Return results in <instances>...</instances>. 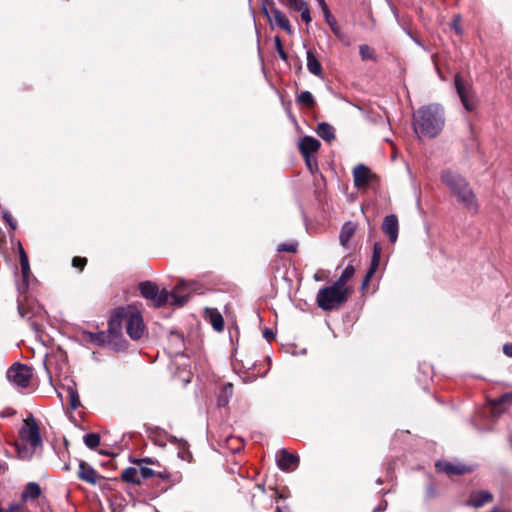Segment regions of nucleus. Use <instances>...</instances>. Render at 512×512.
Listing matches in <instances>:
<instances>
[{
  "instance_id": "49",
  "label": "nucleus",
  "mask_w": 512,
  "mask_h": 512,
  "mask_svg": "<svg viewBox=\"0 0 512 512\" xmlns=\"http://www.w3.org/2000/svg\"><path fill=\"white\" fill-rule=\"evenodd\" d=\"M19 508V505L17 504H13L9 507L8 511H5V512H14L16 511L17 509Z\"/></svg>"
},
{
  "instance_id": "38",
  "label": "nucleus",
  "mask_w": 512,
  "mask_h": 512,
  "mask_svg": "<svg viewBox=\"0 0 512 512\" xmlns=\"http://www.w3.org/2000/svg\"><path fill=\"white\" fill-rule=\"evenodd\" d=\"M4 221L10 226L11 229L15 230L17 227L16 221L13 219L12 215L5 211L2 215Z\"/></svg>"
},
{
  "instance_id": "15",
  "label": "nucleus",
  "mask_w": 512,
  "mask_h": 512,
  "mask_svg": "<svg viewBox=\"0 0 512 512\" xmlns=\"http://www.w3.org/2000/svg\"><path fill=\"white\" fill-rule=\"evenodd\" d=\"M320 145V142L316 138L305 136L299 141V150L303 156H309L317 152Z\"/></svg>"
},
{
  "instance_id": "45",
  "label": "nucleus",
  "mask_w": 512,
  "mask_h": 512,
  "mask_svg": "<svg viewBox=\"0 0 512 512\" xmlns=\"http://www.w3.org/2000/svg\"><path fill=\"white\" fill-rule=\"evenodd\" d=\"M503 353L507 356L512 358V343H506L503 346Z\"/></svg>"
},
{
  "instance_id": "19",
  "label": "nucleus",
  "mask_w": 512,
  "mask_h": 512,
  "mask_svg": "<svg viewBox=\"0 0 512 512\" xmlns=\"http://www.w3.org/2000/svg\"><path fill=\"white\" fill-rule=\"evenodd\" d=\"M491 500H492L491 493H489L487 491H478V492L473 493L470 496V498L468 500V505H470L472 507H481L484 504L490 502Z\"/></svg>"
},
{
  "instance_id": "5",
  "label": "nucleus",
  "mask_w": 512,
  "mask_h": 512,
  "mask_svg": "<svg viewBox=\"0 0 512 512\" xmlns=\"http://www.w3.org/2000/svg\"><path fill=\"white\" fill-rule=\"evenodd\" d=\"M441 181L468 210L477 212L478 203L476 196L469 183L461 175L451 170H445L441 174Z\"/></svg>"
},
{
  "instance_id": "18",
  "label": "nucleus",
  "mask_w": 512,
  "mask_h": 512,
  "mask_svg": "<svg viewBox=\"0 0 512 512\" xmlns=\"http://www.w3.org/2000/svg\"><path fill=\"white\" fill-rule=\"evenodd\" d=\"M106 334L103 331L89 332L83 331L81 333V340L86 343H91L97 346H102L106 343Z\"/></svg>"
},
{
  "instance_id": "44",
  "label": "nucleus",
  "mask_w": 512,
  "mask_h": 512,
  "mask_svg": "<svg viewBox=\"0 0 512 512\" xmlns=\"http://www.w3.org/2000/svg\"><path fill=\"white\" fill-rule=\"evenodd\" d=\"M452 27L455 29L457 34H462L460 27V16H456L452 22Z\"/></svg>"
},
{
  "instance_id": "17",
  "label": "nucleus",
  "mask_w": 512,
  "mask_h": 512,
  "mask_svg": "<svg viewBox=\"0 0 512 512\" xmlns=\"http://www.w3.org/2000/svg\"><path fill=\"white\" fill-rule=\"evenodd\" d=\"M78 477L87 483L96 484L98 475L92 466L88 465L84 461H81L79 464Z\"/></svg>"
},
{
  "instance_id": "24",
  "label": "nucleus",
  "mask_w": 512,
  "mask_h": 512,
  "mask_svg": "<svg viewBox=\"0 0 512 512\" xmlns=\"http://www.w3.org/2000/svg\"><path fill=\"white\" fill-rule=\"evenodd\" d=\"M41 494V488L40 486L35 482H30L27 484L22 497L23 499H36Z\"/></svg>"
},
{
  "instance_id": "37",
  "label": "nucleus",
  "mask_w": 512,
  "mask_h": 512,
  "mask_svg": "<svg viewBox=\"0 0 512 512\" xmlns=\"http://www.w3.org/2000/svg\"><path fill=\"white\" fill-rule=\"evenodd\" d=\"M138 471L139 474L141 475V478L143 479L153 477L156 474L151 468L145 466H140Z\"/></svg>"
},
{
  "instance_id": "50",
  "label": "nucleus",
  "mask_w": 512,
  "mask_h": 512,
  "mask_svg": "<svg viewBox=\"0 0 512 512\" xmlns=\"http://www.w3.org/2000/svg\"><path fill=\"white\" fill-rule=\"evenodd\" d=\"M14 414V411H11V412H2L0 415L1 417H7L9 415H13Z\"/></svg>"
},
{
  "instance_id": "34",
  "label": "nucleus",
  "mask_w": 512,
  "mask_h": 512,
  "mask_svg": "<svg viewBox=\"0 0 512 512\" xmlns=\"http://www.w3.org/2000/svg\"><path fill=\"white\" fill-rule=\"evenodd\" d=\"M286 3L290 9H293L298 12L307 5V3L304 0H286Z\"/></svg>"
},
{
  "instance_id": "35",
  "label": "nucleus",
  "mask_w": 512,
  "mask_h": 512,
  "mask_svg": "<svg viewBox=\"0 0 512 512\" xmlns=\"http://www.w3.org/2000/svg\"><path fill=\"white\" fill-rule=\"evenodd\" d=\"M274 42H275V48H276V51L278 52L279 57L282 60L286 61L288 57H287V54L282 46L280 37L276 36L274 39Z\"/></svg>"
},
{
  "instance_id": "42",
  "label": "nucleus",
  "mask_w": 512,
  "mask_h": 512,
  "mask_svg": "<svg viewBox=\"0 0 512 512\" xmlns=\"http://www.w3.org/2000/svg\"><path fill=\"white\" fill-rule=\"evenodd\" d=\"M319 6L321 7L326 19L328 18H331V14H330V11H329V8L325 2V0H317Z\"/></svg>"
},
{
  "instance_id": "25",
  "label": "nucleus",
  "mask_w": 512,
  "mask_h": 512,
  "mask_svg": "<svg viewBox=\"0 0 512 512\" xmlns=\"http://www.w3.org/2000/svg\"><path fill=\"white\" fill-rule=\"evenodd\" d=\"M122 479L128 483H140L139 471L134 467H128L122 472Z\"/></svg>"
},
{
  "instance_id": "6",
  "label": "nucleus",
  "mask_w": 512,
  "mask_h": 512,
  "mask_svg": "<svg viewBox=\"0 0 512 512\" xmlns=\"http://www.w3.org/2000/svg\"><path fill=\"white\" fill-rule=\"evenodd\" d=\"M348 298V288H341L336 284L322 287L317 294L318 306L325 310H333L345 303Z\"/></svg>"
},
{
  "instance_id": "47",
  "label": "nucleus",
  "mask_w": 512,
  "mask_h": 512,
  "mask_svg": "<svg viewBox=\"0 0 512 512\" xmlns=\"http://www.w3.org/2000/svg\"><path fill=\"white\" fill-rule=\"evenodd\" d=\"M387 503L384 502L383 504H380L374 509V512H382L386 509Z\"/></svg>"
},
{
  "instance_id": "41",
  "label": "nucleus",
  "mask_w": 512,
  "mask_h": 512,
  "mask_svg": "<svg viewBox=\"0 0 512 512\" xmlns=\"http://www.w3.org/2000/svg\"><path fill=\"white\" fill-rule=\"evenodd\" d=\"M17 248H18V253H19V257H20V262H24V264H26V261H28V256H27L20 241H18V243H17Z\"/></svg>"
},
{
  "instance_id": "11",
  "label": "nucleus",
  "mask_w": 512,
  "mask_h": 512,
  "mask_svg": "<svg viewBox=\"0 0 512 512\" xmlns=\"http://www.w3.org/2000/svg\"><path fill=\"white\" fill-rule=\"evenodd\" d=\"M277 465L282 471H293L299 465V457L286 449H280L276 454Z\"/></svg>"
},
{
  "instance_id": "26",
  "label": "nucleus",
  "mask_w": 512,
  "mask_h": 512,
  "mask_svg": "<svg viewBox=\"0 0 512 512\" xmlns=\"http://www.w3.org/2000/svg\"><path fill=\"white\" fill-rule=\"evenodd\" d=\"M355 269L352 265H348L342 272L339 279L334 283L341 288H347L346 283L353 277Z\"/></svg>"
},
{
  "instance_id": "29",
  "label": "nucleus",
  "mask_w": 512,
  "mask_h": 512,
  "mask_svg": "<svg viewBox=\"0 0 512 512\" xmlns=\"http://www.w3.org/2000/svg\"><path fill=\"white\" fill-rule=\"evenodd\" d=\"M84 443L90 449H95L100 444V436L96 433H89L84 436Z\"/></svg>"
},
{
  "instance_id": "27",
  "label": "nucleus",
  "mask_w": 512,
  "mask_h": 512,
  "mask_svg": "<svg viewBox=\"0 0 512 512\" xmlns=\"http://www.w3.org/2000/svg\"><path fill=\"white\" fill-rule=\"evenodd\" d=\"M297 102L308 108H313L315 105L314 97L309 91H302L297 97Z\"/></svg>"
},
{
  "instance_id": "46",
  "label": "nucleus",
  "mask_w": 512,
  "mask_h": 512,
  "mask_svg": "<svg viewBox=\"0 0 512 512\" xmlns=\"http://www.w3.org/2000/svg\"><path fill=\"white\" fill-rule=\"evenodd\" d=\"M331 18L326 19L327 22L330 24L331 29L335 35H339V28L335 25L333 21L330 20Z\"/></svg>"
},
{
  "instance_id": "8",
  "label": "nucleus",
  "mask_w": 512,
  "mask_h": 512,
  "mask_svg": "<svg viewBox=\"0 0 512 512\" xmlns=\"http://www.w3.org/2000/svg\"><path fill=\"white\" fill-rule=\"evenodd\" d=\"M32 369L22 363H14L6 373L7 380L9 383L18 388H27L32 378Z\"/></svg>"
},
{
  "instance_id": "9",
  "label": "nucleus",
  "mask_w": 512,
  "mask_h": 512,
  "mask_svg": "<svg viewBox=\"0 0 512 512\" xmlns=\"http://www.w3.org/2000/svg\"><path fill=\"white\" fill-rule=\"evenodd\" d=\"M454 84L465 109L473 111L476 108L477 99L472 85L465 82L459 74L455 76Z\"/></svg>"
},
{
  "instance_id": "21",
  "label": "nucleus",
  "mask_w": 512,
  "mask_h": 512,
  "mask_svg": "<svg viewBox=\"0 0 512 512\" xmlns=\"http://www.w3.org/2000/svg\"><path fill=\"white\" fill-rule=\"evenodd\" d=\"M306 59H307V69L308 71L315 75V76H321L322 75V66L312 50H307L306 52Z\"/></svg>"
},
{
  "instance_id": "28",
  "label": "nucleus",
  "mask_w": 512,
  "mask_h": 512,
  "mask_svg": "<svg viewBox=\"0 0 512 512\" xmlns=\"http://www.w3.org/2000/svg\"><path fill=\"white\" fill-rule=\"evenodd\" d=\"M210 323H211L212 327H213L216 331H218V332L222 331V330H223V328H224V320H223V317H222V315H221L219 312H217V311H212V312L210 313Z\"/></svg>"
},
{
  "instance_id": "30",
  "label": "nucleus",
  "mask_w": 512,
  "mask_h": 512,
  "mask_svg": "<svg viewBox=\"0 0 512 512\" xmlns=\"http://www.w3.org/2000/svg\"><path fill=\"white\" fill-rule=\"evenodd\" d=\"M20 265H21L22 277H23V285H22V287L19 288V291L21 292L22 289L25 290L28 287V281H29V276L31 274V271H30L29 260L26 261V264H24V262H20Z\"/></svg>"
},
{
  "instance_id": "4",
  "label": "nucleus",
  "mask_w": 512,
  "mask_h": 512,
  "mask_svg": "<svg viewBox=\"0 0 512 512\" xmlns=\"http://www.w3.org/2000/svg\"><path fill=\"white\" fill-rule=\"evenodd\" d=\"M17 456L21 460H30L36 449L42 446L38 424L33 416L24 419L19 430V441L14 443Z\"/></svg>"
},
{
  "instance_id": "1",
  "label": "nucleus",
  "mask_w": 512,
  "mask_h": 512,
  "mask_svg": "<svg viewBox=\"0 0 512 512\" xmlns=\"http://www.w3.org/2000/svg\"><path fill=\"white\" fill-rule=\"evenodd\" d=\"M412 126L419 139L437 137L445 126L443 107L436 103L421 106L412 115Z\"/></svg>"
},
{
  "instance_id": "3",
  "label": "nucleus",
  "mask_w": 512,
  "mask_h": 512,
  "mask_svg": "<svg viewBox=\"0 0 512 512\" xmlns=\"http://www.w3.org/2000/svg\"><path fill=\"white\" fill-rule=\"evenodd\" d=\"M125 327L126 333L133 340L140 339L145 333V325L140 311L133 307L117 308L109 321L108 331L113 335L121 333Z\"/></svg>"
},
{
  "instance_id": "31",
  "label": "nucleus",
  "mask_w": 512,
  "mask_h": 512,
  "mask_svg": "<svg viewBox=\"0 0 512 512\" xmlns=\"http://www.w3.org/2000/svg\"><path fill=\"white\" fill-rule=\"evenodd\" d=\"M68 396L71 409L76 410L80 406V398L78 392L75 388L68 387Z\"/></svg>"
},
{
  "instance_id": "33",
  "label": "nucleus",
  "mask_w": 512,
  "mask_h": 512,
  "mask_svg": "<svg viewBox=\"0 0 512 512\" xmlns=\"http://www.w3.org/2000/svg\"><path fill=\"white\" fill-rule=\"evenodd\" d=\"M298 244L296 242L282 243L279 244L277 250L279 252L295 253L297 251Z\"/></svg>"
},
{
  "instance_id": "39",
  "label": "nucleus",
  "mask_w": 512,
  "mask_h": 512,
  "mask_svg": "<svg viewBox=\"0 0 512 512\" xmlns=\"http://www.w3.org/2000/svg\"><path fill=\"white\" fill-rule=\"evenodd\" d=\"M86 263H87L86 258H82V257H74L72 260L73 267L78 268L79 270H83Z\"/></svg>"
},
{
  "instance_id": "48",
  "label": "nucleus",
  "mask_w": 512,
  "mask_h": 512,
  "mask_svg": "<svg viewBox=\"0 0 512 512\" xmlns=\"http://www.w3.org/2000/svg\"><path fill=\"white\" fill-rule=\"evenodd\" d=\"M137 463H148V464H154V461L151 458H144L137 461Z\"/></svg>"
},
{
  "instance_id": "7",
  "label": "nucleus",
  "mask_w": 512,
  "mask_h": 512,
  "mask_svg": "<svg viewBox=\"0 0 512 512\" xmlns=\"http://www.w3.org/2000/svg\"><path fill=\"white\" fill-rule=\"evenodd\" d=\"M18 313L21 317L27 318L33 329L38 330L40 323L46 318V311L34 299L24 298L18 299Z\"/></svg>"
},
{
  "instance_id": "10",
  "label": "nucleus",
  "mask_w": 512,
  "mask_h": 512,
  "mask_svg": "<svg viewBox=\"0 0 512 512\" xmlns=\"http://www.w3.org/2000/svg\"><path fill=\"white\" fill-rule=\"evenodd\" d=\"M374 178L375 175L363 164L353 169L354 186L359 190L365 189Z\"/></svg>"
},
{
  "instance_id": "22",
  "label": "nucleus",
  "mask_w": 512,
  "mask_h": 512,
  "mask_svg": "<svg viewBox=\"0 0 512 512\" xmlns=\"http://www.w3.org/2000/svg\"><path fill=\"white\" fill-rule=\"evenodd\" d=\"M316 132L319 137L327 142H331L335 138L334 127L326 122L319 123Z\"/></svg>"
},
{
  "instance_id": "23",
  "label": "nucleus",
  "mask_w": 512,
  "mask_h": 512,
  "mask_svg": "<svg viewBox=\"0 0 512 512\" xmlns=\"http://www.w3.org/2000/svg\"><path fill=\"white\" fill-rule=\"evenodd\" d=\"M233 394V385L231 383H225L218 394L217 403L218 406H226Z\"/></svg>"
},
{
  "instance_id": "51",
  "label": "nucleus",
  "mask_w": 512,
  "mask_h": 512,
  "mask_svg": "<svg viewBox=\"0 0 512 512\" xmlns=\"http://www.w3.org/2000/svg\"><path fill=\"white\" fill-rule=\"evenodd\" d=\"M272 335H273V334H272V332H271L270 330H266V331L264 332V336H265L267 339H268L270 336H272Z\"/></svg>"
},
{
  "instance_id": "12",
  "label": "nucleus",
  "mask_w": 512,
  "mask_h": 512,
  "mask_svg": "<svg viewBox=\"0 0 512 512\" xmlns=\"http://www.w3.org/2000/svg\"><path fill=\"white\" fill-rule=\"evenodd\" d=\"M436 468L439 472L445 473L449 476L462 475L471 471V469L464 464L448 461H438L436 463Z\"/></svg>"
},
{
  "instance_id": "14",
  "label": "nucleus",
  "mask_w": 512,
  "mask_h": 512,
  "mask_svg": "<svg viewBox=\"0 0 512 512\" xmlns=\"http://www.w3.org/2000/svg\"><path fill=\"white\" fill-rule=\"evenodd\" d=\"M271 24L276 25L280 29L284 30L288 34H292V27L289 19L286 15L278 8H271L270 15H268Z\"/></svg>"
},
{
  "instance_id": "32",
  "label": "nucleus",
  "mask_w": 512,
  "mask_h": 512,
  "mask_svg": "<svg viewBox=\"0 0 512 512\" xmlns=\"http://www.w3.org/2000/svg\"><path fill=\"white\" fill-rule=\"evenodd\" d=\"M359 53L363 60H373L375 59L374 51L368 45H360Z\"/></svg>"
},
{
  "instance_id": "43",
  "label": "nucleus",
  "mask_w": 512,
  "mask_h": 512,
  "mask_svg": "<svg viewBox=\"0 0 512 512\" xmlns=\"http://www.w3.org/2000/svg\"><path fill=\"white\" fill-rule=\"evenodd\" d=\"M512 403V393H506L502 395L496 402V404Z\"/></svg>"
},
{
  "instance_id": "36",
  "label": "nucleus",
  "mask_w": 512,
  "mask_h": 512,
  "mask_svg": "<svg viewBox=\"0 0 512 512\" xmlns=\"http://www.w3.org/2000/svg\"><path fill=\"white\" fill-rule=\"evenodd\" d=\"M305 159V163L311 173H314L318 170L317 162L312 159L311 155L303 156Z\"/></svg>"
},
{
  "instance_id": "52",
  "label": "nucleus",
  "mask_w": 512,
  "mask_h": 512,
  "mask_svg": "<svg viewBox=\"0 0 512 512\" xmlns=\"http://www.w3.org/2000/svg\"><path fill=\"white\" fill-rule=\"evenodd\" d=\"M376 482H377V484H382V479H381V478H378V479L376 480Z\"/></svg>"
},
{
  "instance_id": "2",
  "label": "nucleus",
  "mask_w": 512,
  "mask_h": 512,
  "mask_svg": "<svg viewBox=\"0 0 512 512\" xmlns=\"http://www.w3.org/2000/svg\"><path fill=\"white\" fill-rule=\"evenodd\" d=\"M190 290L189 283L184 280L179 281L171 292L166 289L159 290L155 283L149 281L140 284L141 295L152 300L156 307H162L168 302L174 306H183L189 298Z\"/></svg>"
},
{
  "instance_id": "16",
  "label": "nucleus",
  "mask_w": 512,
  "mask_h": 512,
  "mask_svg": "<svg viewBox=\"0 0 512 512\" xmlns=\"http://www.w3.org/2000/svg\"><path fill=\"white\" fill-rule=\"evenodd\" d=\"M380 256H381V247L378 243H375L374 247H373V256H372V260H371V265H370V268L368 269L367 274L362 283L363 288L368 285L369 280L376 272L379 262H380Z\"/></svg>"
},
{
  "instance_id": "40",
  "label": "nucleus",
  "mask_w": 512,
  "mask_h": 512,
  "mask_svg": "<svg viewBox=\"0 0 512 512\" xmlns=\"http://www.w3.org/2000/svg\"><path fill=\"white\" fill-rule=\"evenodd\" d=\"M301 13V18L302 20L309 24L312 20L311 18V15H310V10L308 8V5H306L302 10L299 11Z\"/></svg>"
},
{
  "instance_id": "20",
  "label": "nucleus",
  "mask_w": 512,
  "mask_h": 512,
  "mask_svg": "<svg viewBox=\"0 0 512 512\" xmlns=\"http://www.w3.org/2000/svg\"><path fill=\"white\" fill-rule=\"evenodd\" d=\"M356 227V224L351 221L345 222L343 224L339 235V241L342 246H346L348 244L351 237L355 233Z\"/></svg>"
},
{
  "instance_id": "13",
  "label": "nucleus",
  "mask_w": 512,
  "mask_h": 512,
  "mask_svg": "<svg viewBox=\"0 0 512 512\" xmlns=\"http://www.w3.org/2000/svg\"><path fill=\"white\" fill-rule=\"evenodd\" d=\"M382 231L389 237L391 243H395L397 241L399 223L396 215L391 214L384 218L382 223Z\"/></svg>"
}]
</instances>
